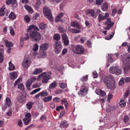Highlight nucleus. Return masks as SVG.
I'll use <instances>...</instances> for the list:
<instances>
[{"instance_id":"nucleus-4","label":"nucleus","mask_w":130,"mask_h":130,"mask_svg":"<svg viewBox=\"0 0 130 130\" xmlns=\"http://www.w3.org/2000/svg\"><path fill=\"white\" fill-rule=\"evenodd\" d=\"M39 31V28L36 26L34 25H31L29 26L27 29V31L29 35L30 38L32 40L34 36L37 31Z\"/></svg>"},{"instance_id":"nucleus-39","label":"nucleus","mask_w":130,"mask_h":130,"mask_svg":"<svg viewBox=\"0 0 130 130\" xmlns=\"http://www.w3.org/2000/svg\"><path fill=\"white\" fill-rule=\"evenodd\" d=\"M18 88L23 91L24 89V86L22 84L20 83L18 85Z\"/></svg>"},{"instance_id":"nucleus-38","label":"nucleus","mask_w":130,"mask_h":130,"mask_svg":"<svg viewBox=\"0 0 130 130\" xmlns=\"http://www.w3.org/2000/svg\"><path fill=\"white\" fill-rule=\"evenodd\" d=\"M114 34V32H112L111 34L109 35L106 37L105 38L107 40H109L110 39L113 37Z\"/></svg>"},{"instance_id":"nucleus-21","label":"nucleus","mask_w":130,"mask_h":130,"mask_svg":"<svg viewBox=\"0 0 130 130\" xmlns=\"http://www.w3.org/2000/svg\"><path fill=\"white\" fill-rule=\"evenodd\" d=\"M68 124L66 121L64 120L61 122L60 124V126L62 128H64L67 126Z\"/></svg>"},{"instance_id":"nucleus-20","label":"nucleus","mask_w":130,"mask_h":130,"mask_svg":"<svg viewBox=\"0 0 130 130\" xmlns=\"http://www.w3.org/2000/svg\"><path fill=\"white\" fill-rule=\"evenodd\" d=\"M29 38V35L28 33H26L24 37H22L20 41L21 43H23V42L24 40H28Z\"/></svg>"},{"instance_id":"nucleus-10","label":"nucleus","mask_w":130,"mask_h":130,"mask_svg":"<svg viewBox=\"0 0 130 130\" xmlns=\"http://www.w3.org/2000/svg\"><path fill=\"white\" fill-rule=\"evenodd\" d=\"M88 91V88L86 87L82 86L80 89V91L78 93V94L80 96H83L87 94Z\"/></svg>"},{"instance_id":"nucleus-14","label":"nucleus","mask_w":130,"mask_h":130,"mask_svg":"<svg viewBox=\"0 0 130 130\" xmlns=\"http://www.w3.org/2000/svg\"><path fill=\"white\" fill-rule=\"evenodd\" d=\"M48 47V44L46 43H44L40 46L39 51H45L47 50Z\"/></svg>"},{"instance_id":"nucleus-17","label":"nucleus","mask_w":130,"mask_h":130,"mask_svg":"<svg viewBox=\"0 0 130 130\" xmlns=\"http://www.w3.org/2000/svg\"><path fill=\"white\" fill-rule=\"evenodd\" d=\"M130 121V117L129 116H124V117L123 121L124 123H127L126 125L128 126L129 125V121Z\"/></svg>"},{"instance_id":"nucleus-61","label":"nucleus","mask_w":130,"mask_h":130,"mask_svg":"<svg viewBox=\"0 0 130 130\" xmlns=\"http://www.w3.org/2000/svg\"><path fill=\"white\" fill-rule=\"evenodd\" d=\"M59 29L60 32L62 33H63L64 31V30L61 26H59Z\"/></svg>"},{"instance_id":"nucleus-54","label":"nucleus","mask_w":130,"mask_h":130,"mask_svg":"<svg viewBox=\"0 0 130 130\" xmlns=\"http://www.w3.org/2000/svg\"><path fill=\"white\" fill-rule=\"evenodd\" d=\"M62 36L63 41L68 39L67 36L65 34H63L62 35Z\"/></svg>"},{"instance_id":"nucleus-47","label":"nucleus","mask_w":130,"mask_h":130,"mask_svg":"<svg viewBox=\"0 0 130 130\" xmlns=\"http://www.w3.org/2000/svg\"><path fill=\"white\" fill-rule=\"evenodd\" d=\"M95 11L93 10H90V13L91 14L92 16L94 18H96L97 17V15H95L94 14Z\"/></svg>"},{"instance_id":"nucleus-33","label":"nucleus","mask_w":130,"mask_h":130,"mask_svg":"<svg viewBox=\"0 0 130 130\" xmlns=\"http://www.w3.org/2000/svg\"><path fill=\"white\" fill-rule=\"evenodd\" d=\"M9 69L10 70H13L15 69V67L13 64L11 62V61H10L9 63Z\"/></svg>"},{"instance_id":"nucleus-53","label":"nucleus","mask_w":130,"mask_h":130,"mask_svg":"<svg viewBox=\"0 0 130 130\" xmlns=\"http://www.w3.org/2000/svg\"><path fill=\"white\" fill-rule=\"evenodd\" d=\"M88 76L87 75H86L85 76H83L81 78V80L83 82H85L88 79Z\"/></svg>"},{"instance_id":"nucleus-44","label":"nucleus","mask_w":130,"mask_h":130,"mask_svg":"<svg viewBox=\"0 0 130 130\" xmlns=\"http://www.w3.org/2000/svg\"><path fill=\"white\" fill-rule=\"evenodd\" d=\"M41 96H47L48 94L47 91H44L40 92Z\"/></svg>"},{"instance_id":"nucleus-45","label":"nucleus","mask_w":130,"mask_h":130,"mask_svg":"<svg viewBox=\"0 0 130 130\" xmlns=\"http://www.w3.org/2000/svg\"><path fill=\"white\" fill-rule=\"evenodd\" d=\"M9 29L11 35H14L15 34V32L14 30L13 29L12 27L11 26H10L9 27Z\"/></svg>"},{"instance_id":"nucleus-43","label":"nucleus","mask_w":130,"mask_h":130,"mask_svg":"<svg viewBox=\"0 0 130 130\" xmlns=\"http://www.w3.org/2000/svg\"><path fill=\"white\" fill-rule=\"evenodd\" d=\"M32 81L30 80H29L27 82L26 86L27 88L29 89V86L31 85L32 83Z\"/></svg>"},{"instance_id":"nucleus-52","label":"nucleus","mask_w":130,"mask_h":130,"mask_svg":"<svg viewBox=\"0 0 130 130\" xmlns=\"http://www.w3.org/2000/svg\"><path fill=\"white\" fill-rule=\"evenodd\" d=\"M107 61L110 63H112L114 61V60H113V59L110 56H109V55Z\"/></svg>"},{"instance_id":"nucleus-26","label":"nucleus","mask_w":130,"mask_h":130,"mask_svg":"<svg viewBox=\"0 0 130 130\" xmlns=\"http://www.w3.org/2000/svg\"><path fill=\"white\" fill-rule=\"evenodd\" d=\"M52 98V96H48L47 97H44L43 99V101L45 102H47L51 101Z\"/></svg>"},{"instance_id":"nucleus-42","label":"nucleus","mask_w":130,"mask_h":130,"mask_svg":"<svg viewBox=\"0 0 130 130\" xmlns=\"http://www.w3.org/2000/svg\"><path fill=\"white\" fill-rule=\"evenodd\" d=\"M41 88H39L37 89H35L34 90H33L30 93V94H34L38 92L40 90Z\"/></svg>"},{"instance_id":"nucleus-22","label":"nucleus","mask_w":130,"mask_h":130,"mask_svg":"<svg viewBox=\"0 0 130 130\" xmlns=\"http://www.w3.org/2000/svg\"><path fill=\"white\" fill-rule=\"evenodd\" d=\"M126 101L124 100L121 99L119 102V104L120 106L122 107H123L126 105Z\"/></svg>"},{"instance_id":"nucleus-58","label":"nucleus","mask_w":130,"mask_h":130,"mask_svg":"<svg viewBox=\"0 0 130 130\" xmlns=\"http://www.w3.org/2000/svg\"><path fill=\"white\" fill-rule=\"evenodd\" d=\"M93 74L94 78H96L98 77V75L96 71H93Z\"/></svg>"},{"instance_id":"nucleus-27","label":"nucleus","mask_w":130,"mask_h":130,"mask_svg":"<svg viewBox=\"0 0 130 130\" xmlns=\"http://www.w3.org/2000/svg\"><path fill=\"white\" fill-rule=\"evenodd\" d=\"M18 100L20 101L21 102H22L23 101L25 100V96L22 94L18 98Z\"/></svg>"},{"instance_id":"nucleus-2","label":"nucleus","mask_w":130,"mask_h":130,"mask_svg":"<svg viewBox=\"0 0 130 130\" xmlns=\"http://www.w3.org/2000/svg\"><path fill=\"white\" fill-rule=\"evenodd\" d=\"M121 60L123 62V66L126 73L130 69V57L129 55L126 54L122 57Z\"/></svg>"},{"instance_id":"nucleus-37","label":"nucleus","mask_w":130,"mask_h":130,"mask_svg":"<svg viewBox=\"0 0 130 130\" xmlns=\"http://www.w3.org/2000/svg\"><path fill=\"white\" fill-rule=\"evenodd\" d=\"M98 21L100 22L102 20H105V18L104 16H103L101 14H100L98 16Z\"/></svg>"},{"instance_id":"nucleus-24","label":"nucleus","mask_w":130,"mask_h":130,"mask_svg":"<svg viewBox=\"0 0 130 130\" xmlns=\"http://www.w3.org/2000/svg\"><path fill=\"white\" fill-rule=\"evenodd\" d=\"M10 74V78L11 79H14L17 78V74L16 72H11Z\"/></svg>"},{"instance_id":"nucleus-29","label":"nucleus","mask_w":130,"mask_h":130,"mask_svg":"<svg viewBox=\"0 0 130 130\" xmlns=\"http://www.w3.org/2000/svg\"><path fill=\"white\" fill-rule=\"evenodd\" d=\"M6 102L8 107H9L11 104V102L10 99L9 97H7L6 99Z\"/></svg>"},{"instance_id":"nucleus-62","label":"nucleus","mask_w":130,"mask_h":130,"mask_svg":"<svg viewBox=\"0 0 130 130\" xmlns=\"http://www.w3.org/2000/svg\"><path fill=\"white\" fill-rule=\"evenodd\" d=\"M108 4L106 3L103 4L102 6V8H108Z\"/></svg>"},{"instance_id":"nucleus-32","label":"nucleus","mask_w":130,"mask_h":130,"mask_svg":"<svg viewBox=\"0 0 130 130\" xmlns=\"http://www.w3.org/2000/svg\"><path fill=\"white\" fill-rule=\"evenodd\" d=\"M40 55L41 56L42 58H44L46 56V52L45 51H39Z\"/></svg>"},{"instance_id":"nucleus-55","label":"nucleus","mask_w":130,"mask_h":130,"mask_svg":"<svg viewBox=\"0 0 130 130\" xmlns=\"http://www.w3.org/2000/svg\"><path fill=\"white\" fill-rule=\"evenodd\" d=\"M46 117L44 115H42L40 118V120L41 122L43 121L44 120H46Z\"/></svg>"},{"instance_id":"nucleus-50","label":"nucleus","mask_w":130,"mask_h":130,"mask_svg":"<svg viewBox=\"0 0 130 130\" xmlns=\"http://www.w3.org/2000/svg\"><path fill=\"white\" fill-rule=\"evenodd\" d=\"M39 46L37 44H35L34 45V47L33 48V50L34 51H36L38 50V48Z\"/></svg>"},{"instance_id":"nucleus-18","label":"nucleus","mask_w":130,"mask_h":130,"mask_svg":"<svg viewBox=\"0 0 130 130\" xmlns=\"http://www.w3.org/2000/svg\"><path fill=\"white\" fill-rule=\"evenodd\" d=\"M63 12H61L59 13L56 17L55 21L57 22L60 21L61 18L63 16Z\"/></svg>"},{"instance_id":"nucleus-30","label":"nucleus","mask_w":130,"mask_h":130,"mask_svg":"<svg viewBox=\"0 0 130 130\" xmlns=\"http://www.w3.org/2000/svg\"><path fill=\"white\" fill-rule=\"evenodd\" d=\"M5 9H0V16H4L6 13Z\"/></svg>"},{"instance_id":"nucleus-31","label":"nucleus","mask_w":130,"mask_h":130,"mask_svg":"<svg viewBox=\"0 0 130 130\" xmlns=\"http://www.w3.org/2000/svg\"><path fill=\"white\" fill-rule=\"evenodd\" d=\"M33 103L32 102H28L26 104V107L29 109H30L32 107V105Z\"/></svg>"},{"instance_id":"nucleus-6","label":"nucleus","mask_w":130,"mask_h":130,"mask_svg":"<svg viewBox=\"0 0 130 130\" xmlns=\"http://www.w3.org/2000/svg\"><path fill=\"white\" fill-rule=\"evenodd\" d=\"M43 14L45 17L51 21H53L52 14L49 9H43Z\"/></svg>"},{"instance_id":"nucleus-9","label":"nucleus","mask_w":130,"mask_h":130,"mask_svg":"<svg viewBox=\"0 0 130 130\" xmlns=\"http://www.w3.org/2000/svg\"><path fill=\"white\" fill-rule=\"evenodd\" d=\"M55 45L54 50L56 54H58L61 49V43L59 41H56L54 43Z\"/></svg>"},{"instance_id":"nucleus-13","label":"nucleus","mask_w":130,"mask_h":130,"mask_svg":"<svg viewBox=\"0 0 130 130\" xmlns=\"http://www.w3.org/2000/svg\"><path fill=\"white\" fill-rule=\"evenodd\" d=\"M130 81V77H126V78H122L119 82V85H121L125 82H128Z\"/></svg>"},{"instance_id":"nucleus-48","label":"nucleus","mask_w":130,"mask_h":130,"mask_svg":"<svg viewBox=\"0 0 130 130\" xmlns=\"http://www.w3.org/2000/svg\"><path fill=\"white\" fill-rule=\"evenodd\" d=\"M23 122L25 125L28 124L30 122V120L24 118L23 120Z\"/></svg>"},{"instance_id":"nucleus-7","label":"nucleus","mask_w":130,"mask_h":130,"mask_svg":"<svg viewBox=\"0 0 130 130\" xmlns=\"http://www.w3.org/2000/svg\"><path fill=\"white\" fill-rule=\"evenodd\" d=\"M43 14L45 17L51 21H53L52 14L49 9H43Z\"/></svg>"},{"instance_id":"nucleus-1","label":"nucleus","mask_w":130,"mask_h":130,"mask_svg":"<svg viewBox=\"0 0 130 130\" xmlns=\"http://www.w3.org/2000/svg\"><path fill=\"white\" fill-rule=\"evenodd\" d=\"M104 82L106 87L109 89H113L115 87V81L112 75L105 76L104 78Z\"/></svg>"},{"instance_id":"nucleus-16","label":"nucleus","mask_w":130,"mask_h":130,"mask_svg":"<svg viewBox=\"0 0 130 130\" xmlns=\"http://www.w3.org/2000/svg\"><path fill=\"white\" fill-rule=\"evenodd\" d=\"M34 37L32 40L33 41H37L40 40L41 38V36L40 33L37 32L34 36Z\"/></svg>"},{"instance_id":"nucleus-12","label":"nucleus","mask_w":130,"mask_h":130,"mask_svg":"<svg viewBox=\"0 0 130 130\" xmlns=\"http://www.w3.org/2000/svg\"><path fill=\"white\" fill-rule=\"evenodd\" d=\"M105 24L107 26L105 28L106 30H109L113 25L114 23L111 21L110 19L108 18L106 20V21L105 23Z\"/></svg>"},{"instance_id":"nucleus-46","label":"nucleus","mask_w":130,"mask_h":130,"mask_svg":"<svg viewBox=\"0 0 130 130\" xmlns=\"http://www.w3.org/2000/svg\"><path fill=\"white\" fill-rule=\"evenodd\" d=\"M60 87L64 89L66 88L67 86V85L64 83H60L59 84Z\"/></svg>"},{"instance_id":"nucleus-34","label":"nucleus","mask_w":130,"mask_h":130,"mask_svg":"<svg viewBox=\"0 0 130 130\" xmlns=\"http://www.w3.org/2000/svg\"><path fill=\"white\" fill-rule=\"evenodd\" d=\"M53 37L54 39L56 40H59L60 39V35L58 34L54 35L53 36Z\"/></svg>"},{"instance_id":"nucleus-8","label":"nucleus","mask_w":130,"mask_h":130,"mask_svg":"<svg viewBox=\"0 0 130 130\" xmlns=\"http://www.w3.org/2000/svg\"><path fill=\"white\" fill-rule=\"evenodd\" d=\"M73 51L74 53L76 54H82L84 52V49L82 46L79 45L74 48Z\"/></svg>"},{"instance_id":"nucleus-25","label":"nucleus","mask_w":130,"mask_h":130,"mask_svg":"<svg viewBox=\"0 0 130 130\" xmlns=\"http://www.w3.org/2000/svg\"><path fill=\"white\" fill-rule=\"evenodd\" d=\"M5 42L6 46L8 47H11L13 46L12 43L11 42H8L7 40H5Z\"/></svg>"},{"instance_id":"nucleus-23","label":"nucleus","mask_w":130,"mask_h":130,"mask_svg":"<svg viewBox=\"0 0 130 130\" xmlns=\"http://www.w3.org/2000/svg\"><path fill=\"white\" fill-rule=\"evenodd\" d=\"M9 18L10 19L13 20L16 18V16L14 12H11L9 14Z\"/></svg>"},{"instance_id":"nucleus-41","label":"nucleus","mask_w":130,"mask_h":130,"mask_svg":"<svg viewBox=\"0 0 130 130\" xmlns=\"http://www.w3.org/2000/svg\"><path fill=\"white\" fill-rule=\"evenodd\" d=\"M61 103L62 105H64L66 107L68 106V103L67 100L66 99H64L63 100L61 101Z\"/></svg>"},{"instance_id":"nucleus-63","label":"nucleus","mask_w":130,"mask_h":130,"mask_svg":"<svg viewBox=\"0 0 130 130\" xmlns=\"http://www.w3.org/2000/svg\"><path fill=\"white\" fill-rule=\"evenodd\" d=\"M63 107L61 106H57L56 107V110L57 111H59V110L61 109H63Z\"/></svg>"},{"instance_id":"nucleus-51","label":"nucleus","mask_w":130,"mask_h":130,"mask_svg":"<svg viewBox=\"0 0 130 130\" xmlns=\"http://www.w3.org/2000/svg\"><path fill=\"white\" fill-rule=\"evenodd\" d=\"M25 118H26V119H28L30 120V118L31 117V114L29 113H28L26 114L25 115Z\"/></svg>"},{"instance_id":"nucleus-60","label":"nucleus","mask_w":130,"mask_h":130,"mask_svg":"<svg viewBox=\"0 0 130 130\" xmlns=\"http://www.w3.org/2000/svg\"><path fill=\"white\" fill-rule=\"evenodd\" d=\"M113 95L111 93H109L108 95V101H109V100L111 99L112 98Z\"/></svg>"},{"instance_id":"nucleus-49","label":"nucleus","mask_w":130,"mask_h":130,"mask_svg":"<svg viewBox=\"0 0 130 130\" xmlns=\"http://www.w3.org/2000/svg\"><path fill=\"white\" fill-rule=\"evenodd\" d=\"M24 19L26 22L27 23L29 22L30 20V17L27 15H26L25 16Z\"/></svg>"},{"instance_id":"nucleus-59","label":"nucleus","mask_w":130,"mask_h":130,"mask_svg":"<svg viewBox=\"0 0 130 130\" xmlns=\"http://www.w3.org/2000/svg\"><path fill=\"white\" fill-rule=\"evenodd\" d=\"M103 0H96V3L97 5H100L103 2Z\"/></svg>"},{"instance_id":"nucleus-57","label":"nucleus","mask_w":130,"mask_h":130,"mask_svg":"<svg viewBox=\"0 0 130 130\" xmlns=\"http://www.w3.org/2000/svg\"><path fill=\"white\" fill-rule=\"evenodd\" d=\"M53 101L56 102H59L60 101V99L58 97H55L53 98Z\"/></svg>"},{"instance_id":"nucleus-56","label":"nucleus","mask_w":130,"mask_h":130,"mask_svg":"<svg viewBox=\"0 0 130 130\" xmlns=\"http://www.w3.org/2000/svg\"><path fill=\"white\" fill-rule=\"evenodd\" d=\"M18 125L20 127H22L23 123H22L21 120L20 119L18 121Z\"/></svg>"},{"instance_id":"nucleus-11","label":"nucleus","mask_w":130,"mask_h":130,"mask_svg":"<svg viewBox=\"0 0 130 130\" xmlns=\"http://www.w3.org/2000/svg\"><path fill=\"white\" fill-rule=\"evenodd\" d=\"M31 62L29 58L25 59L22 62V66L25 68H27L29 67Z\"/></svg>"},{"instance_id":"nucleus-28","label":"nucleus","mask_w":130,"mask_h":130,"mask_svg":"<svg viewBox=\"0 0 130 130\" xmlns=\"http://www.w3.org/2000/svg\"><path fill=\"white\" fill-rule=\"evenodd\" d=\"M57 85V83H56L54 82L51 83L49 85V88L50 89H53L56 87Z\"/></svg>"},{"instance_id":"nucleus-3","label":"nucleus","mask_w":130,"mask_h":130,"mask_svg":"<svg viewBox=\"0 0 130 130\" xmlns=\"http://www.w3.org/2000/svg\"><path fill=\"white\" fill-rule=\"evenodd\" d=\"M51 75L50 73H47L46 72H43L38 76L37 79L39 80L42 78V82L43 83H47L51 78Z\"/></svg>"},{"instance_id":"nucleus-64","label":"nucleus","mask_w":130,"mask_h":130,"mask_svg":"<svg viewBox=\"0 0 130 130\" xmlns=\"http://www.w3.org/2000/svg\"><path fill=\"white\" fill-rule=\"evenodd\" d=\"M40 2L39 1H38L35 4V7L36 8H38L39 7V5L40 4Z\"/></svg>"},{"instance_id":"nucleus-35","label":"nucleus","mask_w":130,"mask_h":130,"mask_svg":"<svg viewBox=\"0 0 130 130\" xmlns=\"http://www.w3.org/2000/svg\"><path fill=\"white\" fill-rule=\"evenodd\" d=\"M42 70L41 68H37L36 69L34 72V74H37L42 72Z\"/></svg>"},{"instance_id":"nucleus-19","label":"nucleus","mask_w":130,"mask_h":130,"mask_svg":"<svg viewBox=\"0 0 130 130\" xmlns=\"http://www.w3.org/2000/svg\"><path fill=\"white\" fill-rule=\"evenodd\" d=\"M16 2V0H8L6 2V3L7 5H9L10 3H11L14 5V6L15 7L17 6Z\"/></svg>"},{"instance_id":"nucleus-15","label":"nucleus","mask_w":130,"mask_h":130,"mask_svg":"<svg viewBox=\"0 0 130 130\" xmlns=\"http://www.w3.org/2000/svg\"><path fill=\"white\" fill-rule=\"evenodd\" d=\"M95 92L96 94L100 95L102 96H104L106 94V92L105 91L101 90L99 89H96Z\"/></svg>"},{"instance_id":"nucleus-40","label":"nucleus","mask_w":130,"mask_h":130,"mask_svg":"<svg viewBox=\"0 0 130 130\" xmlns=\"http://www.w3.org/2000/svg\"><path fill=\"white\" fill-rule=\"evenodd\" d=\"M22 80V78H19L18 79H17L15 81V83H14V87H15L16 86H17V85L19 83L21 82Z\"/></svg>"},{"instance_id":"nucleus-5","label":"nucleus","mask_w":130,"mask_h":130,"mask_svg":"<svg viewBox=\"0 0 130 130\" xmlns=\"http://www.w3.org/2000/svg\"><path fill=\"white\" fill-rule=\"evenodd\" d=\"M109 72L111 74H115L118 75L122 73L121 70L117 66H113L110 67L109 69Z\"/></svg>"},{"instance_id":"nucleus-36","label":"nucleus","mask_w":130,"mask_h":130,"mask_svg":"<svg viewBox=\"0 0 130 130\" xmlns=\"http://www.w3.org/2000/svg\"><path fill=\"white\" fill-rule=\"evenodd\" d=\"M39 27L42 29H44L46 28V24L43 23H42L39 25Z\"/></svg>"}]
</instances>
